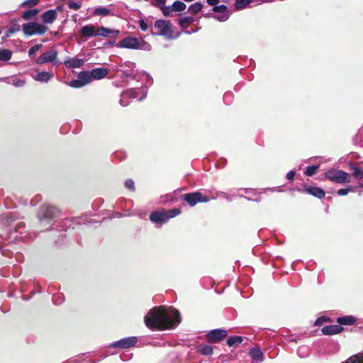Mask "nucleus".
I'll return each instance as SVG.
<instances>
[{"label": "nucleus", "instance_id": "nucleus-42", "mask_svg": "<svg viewBox=\"0 0 363 363\" xmlns=\"http://www.w3.org/2000/svg\"><path fill=\"white\" fill-rule=\"evenodd\" d=\"M63 301L64 298L60 294H54L52 296V302L55 305H60Z\"/></svg>", "mask_w": 363, "mask_h": 363}, {"label": "nucleus", "instance_id": "nucleus-17", "mask_svg": "<svg viewBox=\"0 0 363 363\" xmlns=\"http://www.w3.org/2000/svg\"><path fill=\"white\" fill-rule=\"evenodd\" d=\"M249 355L252 360L251 363H261L264 361V353L259 347H252L249 350Z\"/></svg>", "mask_w": 363, "mask_h": 363}, {"label": "nucleus", "instance_id": "nucleus-39", "mask_svg": "<svg viewBox=\"0 0 363 363\" xmlns=\"http://www.w3.org/2000/svg\"><path fill=\"white\" fill-rule=\"evenodd\" d=\"M43 47V45L42 44H37V45H35L34 46L31 47L29 50H28V56L30 57V58H33L36 52H38L39 50H40V48Z\"/></svg>", "mask_w": 363, "mask_h": 363}, {"label": "nucleus", "instance_id": "nucleus-52", "mask_svg": "<svg viewBox=\"0 0 363 363\" xmlns=\"http://www.w3.org/2000/svg\"><path fill=\"white\" fill-rule=\"evenodd\" d=\"M39 2V0H26V1L23 2V5L25 6H34L35 5H37Z\"/></svg>", "mask_w": 363, "mask_h": 363}, {"label": "nucleus", "instance_id": "nucleus-28", "mask_svg": "<svg viewBox=\"0 0 363 363\" xmlns=\"http://www.w3.org/2000/svg\"><path fill=\"white\" fill-rule=\"evenodd\" d=\"M186 4L180 1H175L172 5L170 6V13L172 11H178L181 12L186 9Z\"/></svg>", "mask_w": 363, "mask_h": 363}, {"label": "nucleus", "instance_id": "nucleus-34", "mask_svg": "<svg viewBox=\"0 0 363 363\" xmlns=\"http://www.w3.org/2000/svg\"><path fill=\"white\" fill-rule=\"evenodd\" d=\"M351 169L353 171L352 174L356 179L361 180L363 179V171L362 169L355 165H352Z\"/></svg>", "mask_w": 363, "mask_h": 363}, {"label": "nucleus", "instance_id": "nucleus-43", "mask_svg": "<svg viewBox=\"0 0 363 363\" xmlns=\"http://www.w3.org/2000/svg\"><path fill=\"white\" fill-rule=\"evenodd\" d=\"M193 19L191 17H184L179 20V25L182 27H184L186 25H188L192 22Z\"/></svg>", "mask_w": 363, "mask_h": 363}, {"label": "nucleus", "instance_id": "nucleus-62", "mask_svg": "<svg viewBox=\"0 0 363 363\" xmlns=\"http://www.w3.org/2000/svg\"><path fill=\"white\" fill-rule=\"evenodd\" d=\"M19 228V227H18V225L17 226H16V230L17 232H18V231H19V232L21 233V231H20V230H19V228Z\"/></svg>", "mask_w": 363, "mask_h": 363}, {"label": "nucleus", "instance_id": "nucleus-35", "mask_svg": "<svg viewBox=\"0 0 363 363\" xmlns=\"http://www.w3.org/2000/svg\"><path fill=\"white\" fill-rule=\"evenodd\" d=\"M203 4L200 2H196L189 7V11L193 14H196L201 11Z\"/></svg>", "mask_w": 363, "mask_h": 363}, {"label": "nucleus", "instance_id": "nucleus-54", "mask_svg": "<svg viewBox=\"0 0 363 363\" xmlns=\"http://www.w3.org/2000/svg\"><path fill=\"white\" fill-rule=\"evenodd\" d=\"M325 321V318L324 316L320 317L316 319L315 322V325H321Z\"/></svg>", "mask_w": 363, "mask_h": 363}, {"label": "nucleus", "instance_id": "nucleus-41", "mask_svg": "<svg viewBox=\"0 0 363 363\" xmlns=\"http://www.w3.org/2000/svg\"><path fill=\"white\" fill-rule=\"evenodd\" d=\"M354 191V189L352 186H348L345 189H339L337 191V195L342 196L347 195L349 192Z\"/></svg>", "mask_w": 363, "mask_h": 363}, {"label": "nucleus", "instance_id": "nucleus-10", "mask_svg": "<svg viewBox=\"0 0 363 363\" xmlns=\"http://www.w3.org/2000/svg\"><path fill=\"white\" fill-rule=\"evenodd\" d=\"M35 73L32 74V78L37 82L41 83H48L54 77V73L50 71H41L39 69L34 70Z\"/></svg>", "mask_w": 363, "mask_h": 363}, {"label": "nucleus", "instance_id": "nucleus-12", "mask_svg": "<svg viewBox=\"0 0 363 363\" xmlns=\"http://www.w3.org/2000/svg\"><path fill=\"white\" fill-rule=\"evenodd\" d=\"M116 46L121 48L138 50L139 40L134 37H127L120 40Z\"/></svg>", "mask_w": 363, "mask_h": 363}, {"label": "nucleus", "instance_id": "nucleus-25", "mask_svg": "<svg viewBox=\"0 0 363 363\" xmlns=\"http://www.w3.org/2000/svg\"><path fill=\"white\" fill-rule=\"evenodd\" d=\"M78 78L82 84L83 86L93 81L91 72L88 71L80 72L78 74Z\"/></svg>", "mask_w": 363, "mask_h": 363}, {"label": "nucleus", "instance_id": "nucleus-1", "mask_svg": "<svg viewBox=\"0 0 363 363\" xmlns=\"http://www.w3.org/2000/svg\"><path fill=\"white\" fill-rule=\"evenodd\" d=\"M145 325L151 330H164L174 329L181 322V315L178 310L164 306L150 309L144 318Z\"/></svg>", "mask_w": 363, "mask_h": 363}, {"label": "nucleus", "instance_id": "nucleus-23", "mask_svg": "<svg viewBox=\"0 0 363 363\" xmlns=\"http://www.w3.org/2000/svg\"><path fill=\"white\" fill-rule=\"evenodd\" d=\"M165 0H153L152 4L157 8H160L164 16H170V6H165Z\"/></svg>", "mask_w": 363, "mask_h": 363}, {"label": "nucleus", "instance_id": "nucleus-64", "mask_svg": "<svg viewBox=\"0 0 363 363\" xmlns=\"http://www.w3.org/2000/svg\"><path fill=\"white\" fill-rule=\"evenodd\" d=\"M359 187L363 188V184H359Z\"/></svg>", "mask_w": 363, "mask_h": 363}, {"label": "nucleus", "instance_id": "nucleus-56", "mask_svg": "<svg viewBox=\"0 0 363 363\" xmlns=\"http://www.w3.org/2000/svg\"><path fill=\"white\" fill-rule=\"evenodd\" d=\"M3 219L4 220V219L6 220V223H8L9 220H14V218H13V216H12L11 213H10L4 215V217H3Z\"/></svg>", "mask_w": 363, "mask_h": 363}, {"label": "nucleus", "instance_id": "nucleus-19", "mask_svg": "<svg viewBox=\"0 0 363 363\" xmlns=\"http://www.w3.org/2000/svg\"><path fill=\"white\" fill-rule=\"evenodd\" d=\"M343 328L340 325H326L321 329L323 335H331L341 333Z\"/></svg>", "mask_w": 363, "mask_h": 363}, {"label": "nucleus", "instance_id": "nucleus-7", "mask_svg": "<svg viewBox=\"0 0 363 363\" xmlns=\"http://www.w3.org/2000/svg\"><path fill=\"white\" fill-rule=\"evenodd\" d=\"M22 29L26 35L30 36L33 35H43L48 30V27L37 23L29 22L22 26Z\"/></svg>", "mask_w": 363, "mask_h": 363}, {"label": "nucleus", "instance_id": "nucleus-18", "mask_svg": "<svg viewBox=\"0 0 363 363\" xmlns=\"http://www.w3.org/2000/svg\"><path fill=\"white\" fill-rule=\"evenodd\" d=\"M304 191L318 199H323L325 195L324 190L317 186H305Z\"/></svg>", "mask_w": 363, "mask_h": 363}, {"label": "nucleus", "instance_id": "nucleus-38", "mask_svg": "<svg viewBox=\"0 0 363 363\" xmlns=\"http://www.w3.org/2000/svg\"><path fill=\"white\" fill-rule=\"evenodd\" d=\"M252 0H235V6L238 10L245 8Z\"/></svg>", "mask_w": 363, "mask_h": 363}, {"label": "nucleus", "instance_id": "nucleus-60", "mask_svg": "<svg viewBox=\"0 0 363 363\" xmlns=\"http://www.w3.org/2000/svg\"><path fill=\"white\" fill-rule=\"evenodd\" d=\"M230 96V94H228V93H226V94L224 95V100H225V99H226V98H227L228 96Z\"/></svg>", "mask_w": 363, "mask_h": 363}, {"label": "nucleus", "instance_id": "nucleus-11", "mask_svg": "<svg viewBox=\"0 0 363 363\" xmlns=\"http://www.w3.org/2000/svg\"><path fill=\"white\" fill-rule=\"evenodd\" d=\"M138 342L136 337H128L122 338L118 341L112 342L109 347L115 348H129L134 346Z\"/></svg>", "mask_w": 363, "mask_h": 363}, {"label": "nucleus", "instance_id": "nucleus-50", "mask_svg": "<svg viewBox=\"0 0 363 363\" xmlns=\"http://www.w3.org/2000/svg\"><path fill=\"white\" fill-rule=\"evenodd\" d=\"M214 18L220 22H224L228 19L229 16L226 13H223L221 15H216Z\"/></svg>", "mask_w": 363, "mask_h": 363}, {"label": "nucleus", "instance_id": "nucleus-13", "mask_svg": "<svg viewBox=\"0 0 363 363\" xmlns=\"http://www.w3.org/2000/svg\"><path fill=\"white\" fill-rule=\"evenodd\" d=\"M155 27L160 30V33L157 35L163 36H169L172 33V24L168 21L157 20L155 23Z\"/></svg>", "mask_w": 363, "mask_h": 363}, {"label": "nucleus", "instance_id": "nucleus-22", "mask_svg": "<svg viewBox=\"0 0 363 363\" xmlns=\"http://www.w3.org/2000/svg\"><path fill=\"white\" fill-rule=\"evenodd\" d=\"M57 11L55 9H50L44 12L42 15V20L45 23H52L57 18Z\"/></svg>", "mask_w": 363, "mask_h": 363}, {"label": "nucleus", "instance_id": "nucleus-31", "mask_svg": "<svg viewBox=\"0 0 363 363\" xmlns=\"http://www.w3.org/2000/svg\"><path fill=\"white\" fill-rule=\"evenodd\" d=\"M12 56V52L8 49L0 50V61H9Z\"/></svg>", "mask_w": 363, "mask_h": 363}, {"label": "nucleus", "instance_id": "nucleus-53", "mask_svg": "<svg viewBox=\"0 0 363 363\" xmlns=\"http://www.w3.org/2000/svg\"><path fill=\"white\" fill-rule=\"evenodd\" d=\"M26 84L25 80L18 79L13 82V84L16 87L23 86Z\"/></svg>", "mask_w": 363, "mask_h": 363}, {"label": "nucleus", "instance_id": "nucleus-58", "mask_svg": "<svg viewBox=\"0 0 363 363\" xmlns=\"http://www.w3.org/2000/svg\"><path fill=\"white\" fill-rule=\"evenodd\" d=\"M67 362H69L71 363H79V359H70V360H68Z\"/></svg>", "mask_w": 363, "mask_h": 363}, {"label": "nucleus", "instance_id": "nucleus-3", "mask_svg": "<svg viewBox=\"0 0 363 363\" xmlns=\"http://www.w3.org/2000/svg\"><path fill=\"white\" fill-rule=\"evenodd\" d=\"M60 215V211L58 208L48 204H44L41 206L38 217L42 225H50Z\"/></svg>", "mask_w": 363, "mask_h": 363}, {"label": "nucleus", "instance_id": "nucleus-2", "mask_svg": "<svg viewBox=\"0 0 363 363\" xmlns=\"http://www.w3.org/2000/svg\"><path fill=\"white\" fill-rule=\"evenodd\" d=\"M110 70L115 73V77L120 78L122 82H128L129 79L139 81L145 77L144 73L135 70V64L130 61H125L121 64H112Z\"/></svg>", "mask_w": 363, "mask_h": 363}, {"label": "nucleus", "instance_id": "nucleus-45", "mask_svg": "<svg viewBox=\"0 0 363 363\" xmlns=\"http://www.w3.org/2000/svg\"><path fill=\"white\" fill-rule=\"evenodd\" d=\"M73 222L77 225L86 224L89 220L86 217L82 216L79 218H74Z\"/></svg>", "mask_w": 363, "mask_h": 363}, {"label": "nucleus", "instance_id": "nucleus-6", "mask_svg": "<svg viewBox=\"0 0 363 363\" xmlns=\"http://www.w3.org/2000/svg\"><path fill=\"white\" fill-rule=\"evenodd\" d=\"M325 177L337 184H345L350 182L349 174L343 170L330 169L325 172Z\"/></svg>", "mask_w": 363, "mask_h": 363}, {"label": "nucleus", "instance_id": "nucleus-5", "mask_svg": "<svg viewBox=\"0 0 363 363\" xmlns=\"http://www.w3.org/2000/svg\"><path fill=\"white\" fill-rule=\"evenodd\" d=\"M58 51L55 49H51L42 53L36 60L35 63L39 65L45 63H51L53 66H58L61 62L57 59Z\"/></svg>", "mask_w": 363, "mask_h": 363}, {"label": "nucleus", "instance_id": "nucleus-57", "mask_svg": "<svg viewBox=\"0 0 363 363\" xmlns=\"http://www.w3.org/2000/svg\"><path fill=\"white\" fill-rule=\"evenodd\" d=\"M207 3L211 6H216L219 3V0H207Z\"/></svg>", "mask_w": 363, "mask_h": 363}, {"label": "nucleus", "instance_id": "nucleus-51", "mask_svg": "<svg viewBox=\"0 0 363 363\" xmlns=\"http://www.w3.org/2000/svg\"><path fill=\"white\" fill-rule=\"evenodd\" d=\"M138 26L140 27V28L143 30V31H145L147 30L148 28V26L147 24L145 23V21L143 20V19H140L138 21Z\"/></svg>", "mask_w": 363, "mask_h": 363}, {"label": "nucleus", "instance_id": "nucleus-4", "mask_svg": "<svg viewBox=\"0 0 363 363\" xmlns=\"http://www.w3.org/2000/svg\"><path fill=\"white\" fill-rule=\"evenodd\" d=\"M147 90L146 86L130 89L121 94L119 103L122 106H128L129 104V101H124V98H130L132 99L142 101L147 96Z\"/></svg>", "mask_w": 363, "mask_h": 363}, {"label": "nucleus", "instance_id": "nucleus-16", "mask_svg": "<svg viewBox=\"0 0 363 363\" xmlns=\"http://www.w3.org/2000/svg\"><path fill=\"white\" fill-rule=\"evenodd\" d=\"M119 33V30L111 29L104 26H99L96 30V37L108 38L111 35H117Z\"/></svg>", "mask_w": 363, "mask_h": 363}, {"label": "nucleus", "instance_id": "nucleus-27", "mask_svg": "<svg viewBox=\"0 0 363 363\" xmlns=\"http://www.w3.org/2000/svg\"><path fill=\"white\" fill-rule=\"evenodd\" d=\"M243 341L242 336H230L228 337L226 343L229 347H235L241 344Z\"/></svg>", "mask_w": 363, "mask_h": 363}, {"label": "nucleus", "instance_id": "nucleus-61", "mask_svg": "<svg viewBox=\"0 0 363 363\" xmlns=\"http://www.w3.org/2000/svg\"><path fill=\"white\" fill-rule=\"evenodd\" d=\"M131 99H130V98H124V101H129V103H130Z\"/></svg>", "mask_w": 363, "mask_h": 363}, {"label": "nucleus", "instance_id": "nucleus-9", "mask_svg": "<svg viewBox=\"0 0 363 363\" xmlns=\"http://www.w3.org/2000/svg\"><path fill=\"white\" fill-rule=\"evenodd\" d=\"M227 336L228 332L223 328L211 330L206 334V338L210 343H218Z\"/></svg>", "mask_w": 363, "mask_h": 363}, {"label": "nucleus", "instance_id": "nucleus-63", "mask_svg": "<svg viewBox=\"0 0 363 363\" xmlns=\"http://www.w3.org/2000/svg\"><path fill=\"white\" fill-rule=\"evenodd\" d=\"M244 191H245V192L246 194H247V193H248V191H249V189H244Z\"/></svg>", "mask_w": 363, "mask_h": 363}, {"label": "nucleus", "instance_id": "nucleus-46", "mask_svg": "<svg viewBox=\"0 0 363 363\" xmlns=\"http://www.w3.org/2000/svg\"><path fill=\"white\" fill-rule=\"evenodd\" d=\"M138 50H151V45L145 42L142 40L141 42L139 40V48Z\"/></svg>", "mask_w": 363, "mask_h": 363}, {"label": "nucleus", "instance_id": "nucleus-24", "mask_svg": "<svg viewBox=\"0 0 363 363\" xmlns=\"http://www.w3.org/2000/svg\"><path fill=\"white\" fill-rule=\"evenodd\" d=\"M337 323L341 325H352L356 323L357 318L352 315L339 317L337 319Z\"/></svg>", "mask_w": 363, "mask_h": 363}, {"label": "nucleus", "instance_id": "nucleus-32", "mask_svg": "<svg viewBox=\"0 0 363 363\" xmlns=\"http://www.w3.org/2000/svg\"><path fill=\"white\" fill-rule=\"evenodd\" d=\"M354 143L363 147V125L359 128L357 135L354 138Z\"/></svg>", "mask_w": 363, "mask_h": 363}, {"label": "nucleus", "instance_id": "nucleus-20", "mask_svg": "<svg viewBox=\"0 0 363 363\" xmlns=\"http://www.w3.org/2000/svg\"><path fill=\"white\" fill-rule=\"evenodd\" d=\"M108 73V69L104 67H96L91 71L92 79L96 80H100L106 77Z\"/></svg>", "mask_w": 363, "mask_h": 363}, {"label": "nucleus", "instance_id": "nucleus-15", "mask_svg": "<svg viewBox=\"0 0 363 363\" xmlns=\"http://www.w3.org/2000/svg\"><path fill=\"white\" fill-rule=\"evenodd\" d=\"M150 220L154 223L164 224L168 222L165 211H153L150 215Z\"/></svg>", "mask_w": 363, "mask_h": 363}, {"label": "nucleus", "instance_id": "nucleus-40", "mask_svg": "<svg viewBox=\"0 0 363 363\" xmlns=\"http://www.w3.org/2000/svg\"><path fill=\"white\" fill-rule=\"evenodd\" d=\"M167 217H168V220L170 218H173L180 214L181 211L178 208H173L171 210L166 211Z\"/></svg>", "mask_w": 363, "mask_h": 363}, {"label": "nucleus", "instance_id": "nucleus-26", "mask_svg": "<svg viewBox=\"0 0 363 363\" xmlns=\"http://www.w3.org/2000/svg\"><path fill=\"white\" fill-rule=\"evenodd\" d=\"M197 352L201 355L211 356L213 353V348L208 345H199L197 347Z\"/></svg>", "mask_w": 363, "mask_h": 363}, {"label": "nucleus", "instance_id": "nucleus-33", "mask_svg": "<svg viewBox=\"0 0 363 363\" xmlns=\"http://www.w3.org/2000/svg\"><path fill=\"white\" fill-rule=\"evenodd\" d=\"M218 197H221V198L225 199L228 201H232L231 197L227 193L223 192V191H216L215 192V195H213V196H211L209 199H210V200H215V199H216Z\"/></svg>", "mask_w": 363, "mask_h": 363}, {"label": "nucleus", "instance_id": "nucleus-47", "mask_svg": "<svg viewBox=\"0 0 363 363\" xmlns=\"http://www.w3.org/2000/svg\"><path fill=\"white\" fill-rule=\"evenodd\" d=\"M68 84L69 86L74 87V88H80V87L83 86V85L81 83L79 78L77 79H73V80L70 81Z\"/></svg>", "mask_w": 363, "mask_h": 363}, {"label": "nucleus", "instance_id": "nucleus-44", "mask_svg": "<svg viewBox=\"0 0 363 363\" xmlns=\"http://www.w3.org/2000/svg\"><path fill=\"white\" fill-rule=\"evenodd\" d=\"M226 10H227V6L223 4L216 5L213 7V11L214 12H217V13H225Z\"/></svg>", "mask_w": 363, "mask_h": 363}, {"label": "nucleus", "instance_id": "nucleus-21", "mask_svg": "<svg viewBox=\"0 0 363 363\" xmlns=\"http://www.w3.org/2000/svg\"><path fill=\"white\" fill-rule=\"evenodd\" d=\"M64 65L67 68H79L84 65V60L77 57L68 58Z\"/></svg>", "mask_w": 363, "mask_h": 363}, {"label": "nucleus", "instance_id": "nucleus-37", "mask_svg": "<svg viewBox=\"0 0 363 363\" xmlns=\"http://www.w3.org/2000/svg\"><path fill=\"white\" fill-rule=\"evenodd\" d=\"M318 169H319L318 165L308 166L306 168V169L304 171V174L307 176H313V174H315V172H317V170Z\"/></svg>", "mask_w": 363, "mask_h": 363}, {"label": "nucleus", "instance_id": "nucleus-48", "mask_svg": "<svg viewBox=\"0 0 363 363\" xmlns=\"http://www.w3.org/2000/svg\"><path fill=\"white\" fill-rule=\"evenodd\" d=\"M125 186L131 190V191H134L135 190V183H134V181L129 179H127L125 182Z\"/></svg>", "mask_w": 363, "mask_h": 363}, {"label": "nucleus", "instance_id": "nucleus-36", "mask_svg": "<svg viewBox=\"0 0 363 363\" xmlns=\"http://www.w3.org/2000/svg\"><path fill=\"white\" fill-rule=\"evenodd\" d=\"M39 12V10L37 9L33 10H28L23 12L22 17L24 20H29L32 17L36 16Z\"/></svg>", "mask_w": 363, "mask_h": 363}, {"label": "nucleus", "instance_id": "nucleus-14", "mask_svg": "<svg viewBox=\"0 0 363 363\" xmlns=\"http://www.w3.org/2000/svg\"><path fill=\"white\" fill-rule=\"evenodd\" d=\"M96 27L93 24H87L82 26L80 29V35L84 38L83 41H86L87 38H96Z\"/></svg>", "mask_w": 363, "mask_h": 363}, {"label": "nucleus", "instance_id": "nucleus-8", "mask_svg": "<svg viewBox=\"0 0 363 363\" xmlns=\"http://www.w3.org/2000/svg\"><path fill=\"white\" fill-rule=\"evenodd\" d=\"M183 199L191 207L196 206L198 203H206L210 201V199L208 197L203 196L199 191L185 194L183 196Z\"/></svg>", "mask_w": 363, "mask_h": 363}, {"label": "nucleus", "instance_id": "nucleus-55", "mask_svg": "<svg viewBox=\"0 0 363 363\" xmlns=\"http://www.w3.org/2000/svg\"><path fill=\"white\" fill-rule=\"evenodd\" d=\"M294 176H295V172L293 171V170H291L289 171L287 174H286V178L287 179L289 180H294Z\"/></svg>", "mask_w": 363, "mask_h": 363}, {"label": "nucleus", "instance_id": "nucleus-59", "mask_svg": "<svg viewBox=\"0 0 363 363\" xmlns=\"http://www.w3.org/2000/svg\"><path fill=\"white\" fill-rule=\"evenodd\" d=\"M240 197H242V198H244V199H247V201H251V200H252V199H250V198H248V197H247V196H242V195H240Z\"/></svg>", "mask_w": 363, "mask_h": 363}, {"label": "nucleus", "instance_id": "nucleus-49", "mask_svg": "<svg viewBox=\"0 0 363 363\" xmlns=\"http://www.w3.org/2000/svg\"><path fill=\"white\" fill-rule=\"evenodd\" d=\"M68 7L72 10L77 11L81 8V3L76 1H71L68 4Z\"/></svg>", "mask_w": 363, "mask_h": 363}, {"label": "nucleus", "instance_id": "nucleus-30", "mask_svg": "<svg viewBox=\"0 0 363 363\" xmlns=\"http://www.w3.org/2000/svg\"><path fill=\"white\" fill-rule=\"evenodd\" d=\"M111 13V9L106 7H97L94 10V15L106 16Z\"/></svg>", "mask_w": 363, "mask_h": 363}, {"label": "nucleus", "instance_id": "nucleus-29", "mask_svg": "<svg viewBox=\"0 0 363 363\" xmlns=\"http://www.w3.org/2000/svg\"><path fill=\"white\" fill-rule=\"evenodd\" d=\"M311 353V349L307 345H301L297 350V354L301 358L307 357Z\"/></svg>", "mask_w": 363, "mask_h": 363}]
</instances>
